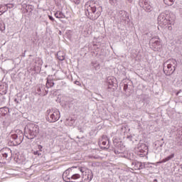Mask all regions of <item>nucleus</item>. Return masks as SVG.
<instances>
[{
    "label": "nucleus",
    "mask_w": 182,
    "mask_h": 182,
    "mask_svg": "<svg viewBox=\"0 0 182 182\" xmlns=\"http://www.w3.org/2000/svg\"><path fill=\"white\" fill-rule=\"evenodd\" d=\"M173 14H166L161 13L158 16V23L162 27L168 26V31H173V26L171 25H174V18L173 17Z\"/></svg>",
    "instance_id": "obj_1"
},
{
    "label": "nucleus",
    "mask_w": 182,
    "mask_h": 182,
    "mask_svg": "<svg viewBox=\"0 0 182 182\" xmlns=\"http://www.w3.org/2000/svg\"><path fill=\"white\" fill-rule=\"evenodd\" d=\"M85 15L88 16L89 19L91 21H96L100 15H102V11L96 9V6L90 5L89 2L85 4Z\"/></svg>",
    "instance_id": "obj_2"
},
{
    "label": "nucleus",
    "mask_w": 182,
    "mask_h": 182,
    "mask_svg": "<svg viewBox=\"0 0 182 182\" xmlns=\"http://www.w3.org/2000/svg\"><path fill=\"white\" fill-rule=\"evenodd\" d=\"M24 134L29 140H33L39 134V127L33 123L28 124L24 129Z\"/></svg>",
    "instance_id": "obj_3"
},
{
    "label": "nucleus",
    "mask_w": 182,
    "mask_h": 182,
    "mask_svg": "<svg viewBox=\"0 0 182 182\" xmlns=\"http://www.w3.org/2000/svg\"><path fill=\"white\" fill-rule=\"evenodd\" d=\"M176 65H177V61L174 59L168 60L164 63V72L166 76H170V75L174 73Z\"/></svg>",
    "instance_id": "obj_4"
},
{
    "label": "nucleus",
    "mask_w": 182,
    "mask_h": 182,
    "mask_svg": "<svg viewBox=\"0 0 182 182\" xmlns=\"http://www.w3.org/2000/svg\"><path fill=\"white\" fill-rule=\"evenodd\" d=\"M75 170H78L80 173H83V168L80 167L72 166L71 168H68L65 170L63 173V178L65 182H70V177H72V173L75 171Z\"/></svg>",
    "instance_id": "obj_5"
},
{
    "label": "nucleus",
    "mask_w": 182,
    "mask_h": 182,
    "mask_svg": "<svg viewBox=\"0 0 182 182\" xmlns=\"http://www.w3.org/2000/svg\"><path fill=\"white\" fill-rule=\"evenodd\" d=\"M151 46L155 52H159L161 49V41L159 37H154L150 41Z\"/></svg>",
    "instance_id": "obj_6"
},
{
    "label": "nucleus",
    "mask_w": 182,
    "mask_h": 182,
    "mask_svg": "<svg viewBox=\"0 0 182 182\" xmlns=\"http://www.w3.org/2000/svg\"><path fill=\"white\" fill-rule=\"evenodd\" d=\"M59 119H60V112L59 110L56 109H53L50 117H48V122L50 123H55V122H58Z\"/></svg>",
    "instance_id": "obj_7"
},
{
    "label": "nucleus",
    "mask_w": 182,
    "mask_h": 182,
    "mask_svg": "<svg viewBox=\"0 0 182 182\" xmlns=\"http://www.w3.org/2000/svg\"><path fill=\"white\" fill-rule=\"evenodd\" d=\"M143 8L146 12H151L153 7L150 5V1L149 0H144Z\"/></svg>",
    "instance_id": "obj_8"
},
{
    "label": "nucleus",
    "mask_w": 182,
    "mask_h": 182,
    "mask_svg": "<svg viewBox=\"0 0 182 182\" xmlns=\"http://www.w3.org/2000/svg\"><path fill=\"white\" fill-rule=\"evenodd\" d=\"M11 153H12V151L11 150V149L4 148L1 151L0 154H1L4 159H6L8 156L11 154Z\"/></svg>",
    "instance_id": "obj_9"
},
{
    "label": "nucleus",
    "mask_w": 182,
    "mask_h": 182,
    "mask_svg": "<svg viewBox=\"0 0 182 182\" xmlns=\"http://www.w3.org/2000/svg\"><path fill=\"white\" fill-rule=\"evenodd\" d=\"M8 113H9V108L6 107L0 108V117L2 116H6Z\"/></svg>",
    "instance_id": "obj_10"
},
{
    "label": "nucleus",
    "mask_w": 182,
    "mask_h": 182,
    "mask_svg": "<svg viewBox=\"0 0 182 182\" xmlns=\"http://www.w3.org/2000/svg\"><path fill=\"white\" fill-rule=\"evenodd\" d=\"M57 58L60 60H65V53L62 51H58L57 53Z\"/></svg>",
    "instance_id": "obj_11"
},
{
    "label": "nucleus",
    "mask_w": 182,
    "mask_h": 182,
    "mask_svg": "<svg viewBox=\"0 0 182 182\" xmlns=\"http://www.w3.org/2000/svg\"><path fill=\"white\" fill-rule=\"evenodd\" d=\"M132 167L134 170H140V166L139 161H134L132 163Z\"/></svg>",
    "instance_id": "obj_12"
},
{
    "label": "nucleus",
    "mask_w": 182,
    "mask_h": 182,
    "mask_svg": "<svg viewBox=\"0 0 182 182\" xmlns=\"http://www.w3.org/2000/svg\"><path fill=\"white\" fill-rule=\"evenodd\" d=\"M121 12L122 14V15L120 16L121 22H124V21H126L129 16H127V13H126V11H122Z\"/></svg>",
    "instance_id": "obj_13"
},
{
    "label": "nucleus",
    "mask_w": 182,
    "mask_h": 182,
    "mask_svg": "<svg viewBox=\"0 0 182 182\" xmlns=\"http://www.w3.org/2000/svg\"><path fill=\"white\" fill-rule=\"evenodd\" d=\"M55 18H58V19H61L65 18V14L63 13H62V11H57L55 14Z\"/></svg>",
    "instance_id": "obj_14"
},
{
    "label": "nucleus",
    "mask_w": 182,
    "mask_h": 182,
    "mask_svg": "<svg viewBox=\"0 0 182 182\" xmlns=\"http://www.w3.org/2000/svg\"><path fill=\"white\" fill-rule=\"evenodd\" d=\"M54 85H55V82H53V80H47L46 87L48 88L53 87Z\"/></svg>",
    "instance_id": "obj_15"
},
{
    "label": "nucleus",
    "mask_w": 182,
    "mask_h": 182,
    "mask_svg": "<svg viewBox=\"0 0 182 182\" xmlns=\"http://www.w3.org/2000/svg\"><path fill=\"white\" fill-rule=\"evenodd\" d=\"M175 0H164V2L166 5H168V6H171L174 4Z\"/></svg>",
    "instance_id": "obj_16"
},
{
    "label": "nucleus",
    "mask_w": 182,
    "mask_h": 182,
    "mask_svg": "<svg viewBox=\"0 0 182 182\" xmlns=\"http://www.w3.org/2000/svg\"><path fill=\"white\" fill-rule=\"evenodd\" d=\"M15 4H6L4 5V9H6V11H8V9H11V8H14V6H15Z\"/></svg>",
    "instance_id": "obj_17"
},
{
    "label": "nucleus",
    "mask_w": 182,
    "mask_h": 182,
    "mask_svg": "<svg viewBox=\"0 0 182 182\" xmlns=\"http://www.w3.org/2000/svg\"><path fill=\"white\" fill-rule=\"evenodd\" d=\"M83 177L87 178V181H91L92 178H93V175L90 173V174L85 175Z\"/></svg>",
    "instance_id": "obj_18"
},
{
    "label": "nucleus",
    "mask_w": 182,
    "mask_h": 182,
    "mask_svg": "<svg viewBox=\"0 0 182 182\" xmlns=\"http://www.w3.org/2000/svg\"><path fill=\"white\" fill-rule=\"evenodd\" d=\"M21 137H22V136H18L16 134L11 135V139H13V140H21Z\"/></svg>",
    "instance_id": "obj_19"
},
{
    "label": "nucleus",
    "mask_w": 182,
    "mask_h": 182,
    "mask_svg": "<svg viewBox=\"0 0 182 182\" xmlns=\"http://www.w3.org/2000/svg\"><path fill=\"white\" fill-rule=\"evenodd\" d=\"M0 31L1 32H4L5 31V23H4V21H0Z\"/></svg>",
    "instance_id": "obj_20"
},
{
    "label": "nucleus",
    "mask_w": 182,
    "mask_h": 182,
    "mask_svg": "<svg viewBox=\"0 0 182 182\" xmlns=\"http://www.w3.org/2000/svg\"><path fill=\"white\" fill-rule=\"evenodd\" d=\"M146 167H147V164L146 163L139 162V170H141L143 168H146Z\"/></svg>",
    "instance_id": "obj_21"
},
{
    "label": "nucleus",
    "mask_w": 182,
    "mask_h": 182,
    "mask_svg": "<svg viewBox=\"0 0 182 182\" xmlns=\"http://www.w3.org/2000/svg\"><path fill=\"white\" fill-rule=\"evenodd\" d=\"M109 139H107V138H103L102 140V146H106V144H107V143H109V141H107Z\"/></svg>",
    "instance_id": "obj_22"
},
{
    "label": "nucleus",
    "mask_w": 182,
    "mask_h": 182,
    "mask_svg": "<svg viewBox=\"0 0 182 182\" xmlns=\"http://www.w3.org/2000/svg\"><path fill=\"white\" fill-rule=\"evenodd\" d=\"M165 159H166V161H170V160H171V159H174V154L169 155L168 156H167Z\"/></svg>",
    "instance_id": "obj_23"
},
{
    "label": "nucleus",
    "mask_w": 182,
    "mask_h": 182,
    "mask_svg": "<svg viewBox=\"0 0 182 182\" xmlns=\"http://www.w3.org/2000/svg\"><path fill=\"white\" fill-rule=\"evenodd\" d=\"M0 12H1V14L6 12V9H5L4 6L0 5Z\"/></svg>",
    "instance_id": "obj_24"
},
{
    "label": "nucleus",
    "mask_w": 182,
    "mask_h": 182,
    "mask_svg": "<svg viewBox=\"0 0 182 182\" xmlns=\"http://www.w3.org/2000/svg\"><path fill=\"white\" fill-rule=\"evenodd\" d=\"M92 65H93V67L95 68V70H98V69H100V65H99V64H93V63H92Z\"/></svg>",
    "instance_id": "obj_25"
},
{
    "label": "nucleus",
    "mask_w": 182,
    "mask_h": 182,
    "mask_svg": "<svg viewBox=\"0 0 182 182\" xmlns=\"http://www.w3.org/2000/svg\"><path fill=\"white\" fill-rule=\"evenodd\" d=\"M21 0H11V2H13V4L17 5V4H19V2H21Z\"/></svg>",
    "instance_id": "obj_26"
},
{
    "label": "nucleus",
    "mask_w": 182,
    "mask_h": 182,
    "mask_svg": "<svg viewBox=\"0 0 182 182\" xmlns=\"http://www.w3.org/2000/svg\"><path fill=\"white\" fill-rule=\"evenodd\" d=\"M114 151L115 154H122V150L119 151L117 149H114Z\"/></svg>",
    "instance_id": "obj_27"
},
{
    "label": "nucleus",
    "mask_w": 182,
    "mask_h": 182,
    "mask_svg": "<svg viewBox=\"0 0 182 182\" xmlns=\"http://www.w3.org/2000/svg\"><path fill=\"white\" fill-rule=\"evenodd\" d=\"M33 154H34L35 156H41V152H39V151H34V152H33Z\"/></svg>",
    "instance_id": "obj_28"
},
{
    "label": "nucleus",
    "mask_w": 182,
    "mask_h": 182,
    "mask_svg": "<svg viewBox=\"0 0 182 182\" xmlns=\"http://www.w3.org/2000/svg\"><path fill=\"white\" fill-rule=\"evenodd\" d=\"M166 161H167V159H166V158H165V159H162L161 161H160L159 163L163 164V163H166Z\"/></svg>",
    "instance_id": "obj_29"
},
{
    "label": "nucleus",
    "mask_w": 182,
    "mask_h": 182,
    "mask_svg": "<svg viewBox=\"0 0 182 182\" xmlns=\"http://www.w3.org/2000/svg\"><path fill=\"white\" fill-rule=\"evenodd\" d=\"M48 18H49L50 21H52L53 22V21H55V18H53L52 17V16H48Z\"/></svg>",
    "instance_id": "obj_30"
},
{
    "label": "nucleus",
    "mask_w": 182,
    "mask_h": 182,
    "mask_svg": "<svg viewBox=\"0 0 182 182\" xmlns=\"http://www.w3.org/2000/svg\"><path fill=\"white\" fill-rule=\"evenodd\" d=\"M70 122H72L71 124H70V126H73V124L75 123V120L71 119Z\"/></svg>",
    "instance_id": "obj_31"
},
{
    "label": "nucleus",
    "mask_w": 182,
    "mask_h": 182,
    "mask_svg": "<svg viewBox=\"0 0 182 182\" xmlns=\"http://www.w3.org/2000/svg\"><path fill=\"white\" fill-rule=\"evenodd\" d=\"M27 8H28V9H29V8H30V9H31V11H33L32 6H28Z\"/></svg>",
    "instance_id": "obj_32"
},
{
    "label": "nucleus",
    "mask_w": 182,
    "mask_h": 182,
    "mask_svg": "<svg viewBox=\"0 0 182 182\" xmlns=\"http://www.w3.org/2000/svg\"><path fill=\"white\" fill-rule=\"evenodd\" d=\"M110 86H113V81L109 82Z\"/></svg>",
    "instance_id": "obj_33"
},
{
    "label": "nucleus",
    "mask_w": 182,
    "mask_h": 182,
    "mask_svg": "<svg viewBox=\"0 0 182 182\" xmlns=\"http://www.w3.org/2000/svg\"><path fill=\"white\" fill-rule=\"evenodd\" d=\"M22 143V141H20L18 142H16L17 144H21Z\"/></svg>",
    "instance_id": "obj_34"
},
{
    "label": "nucleus",
    "mask_w": 182,
    "mask_h": 182,
    "mask_svg": "<svg viewBox=\"0 0 182 182\" xmlns=\"http://www.w3.org/2000/svg\"><path fill=\"white\" fill-rule=\"evenodd\" d=\"M79 83V81H75V84Z\"/></svg>",
    "instance_id": "obj_35"
},
{
    "label": "nucleus",
    "mask_w": 182,
    "mask_h": 182,
    "mask_svg": "<svg viewBox=\"0 0 182 182\" xmlns=\"http://www.w3.org/2000/svg\"><path fill=\"white\" fill-rule=\"evenodd\" d=\"M142 146H143L144 147H146V145H145V144H142Z\"/></svg>",
    "instance_id": "obj_36"
},
{
    "label": "nucleus",
    "mask_w": 182,
    "mask_h": 182,
    "mask_svg": "<svg viewBox=\"0 0 182 182\" xmlns=\"http://www.w3.org/2000/svg\"><path fill=\"white\" fill-rule=\"evenodd\" d=\"M48 112V113H50V110H49V111H47Z\"/></svg>",
    "instance_id": "obj_37"
},
{
    "label": "nucleus",
    "mask_w": 182,
    "mask_h": 182,
    "mask_svg": "<svg viewBox=\"0 0 182 182\" xmlns=\"http://www.w3.org/2000/svg\"><path fill=\"white\" fill-rule=\"evenodd\" d=\"M15 102H18V100L16 99H15Z\"/></svg>",
    "instance_id": "obj_38"
},
{
    "label": "nucleus",
    "mask_w": 182,
    "mask_h": 182,
    "mask_svg": "<svg viewBox=\"0 0 182 182\" xmlns=\"http://www.w3.org/2000/svg\"><path fill=\"white\" fill-rule=\"evenodd\" d=\"M21 134L23 135L22 132H21Z\"/></svg>",
    "instance_id": "obj_39"
}]
</instances>
